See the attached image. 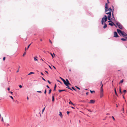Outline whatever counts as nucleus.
<instances>
[{
  "label": "nucleus",
  "instance_id": "4be33fe9",
  "mask_svg": "<svg viewBox=\"0 0 127 127\" xmlns=\"http://www.w3.org/2000/svg\"><path fill=\"white\" fill-rule=\"evenodd\" d=\"M67 87H66V88H68V89H70V90H72V89H71V88H70L69 87V86L68 85H67Z\"/></svg>",
  "mask_w": 127,
  "mask_h": 127
},
{
  "label": "nucleus",
  "instance_id": "a18cd8bd",
  "mask_svg": "<svg viewBox=\"0 0 127 127\" xmlns=\"http://www.w3.org/2000/svg\"><path fill=\"white\" fill-rule=\"evenodd\" d=\"M26 53L24 52L23 55V56H24L25 55H26Z\"/></svg>",
  "mask_w": 127,
  "mask_h": 127
},
{
  "label": "nucleus",
  "instance_id": "412c9836",
  "mask_svg": "<svg viewBox=\"0 0 127 127\" xmlns=\"http://www.w3.org/2000/svg\"><path fill=\"white\" fill-rule=\"evenodd\" d=\"M37 57L36 56L34 58V60L35 61H37V59L36 58H37Z\"/></svg>",
  "mask_w": 127,
  "mask_h": 127
},
{
  "label": "nucleus",
  "instance_id": "6ab92c4d",
  "mask_svg": "<svg viewBox=\"0 0 127 127\" xmlns=\"http://www.w3.org/2000/svg\"><path fill=\"white\" fill-rule=\"evenodd\" d=\"M112 9L113 10L112 12H114V7L113 5H112Z\"/></svg>",
  "mask_w": 127,
  "mask_h": 127
},
{
  "label": "nucleus",
  "instance_id": "13d9d810",
  "mask_svg": "<svg viewBox=\"0 0 127 127\" xmlns=\"http://www.w3.org/2000/svg\"><path fill=\"white\" fill-rule=\"evenodd\" d=\"M49 41L51 44L52 43V42L50 40H49Z\"/></svg>",
  "mask_w": 127,
  "mask_h": 127
},
{
  "label": "nucleus",
  "instance_id": "c756f323",
  "mask_svg": "<svg viewBox=\"0 0 127 127\" xmlns=\"http://www.w3.org/2000/svg\"><path fill=\"white\" fill-rule=\"evenodd\" d=\"M114 91H115V94L116 95H117V93L116 92V89L115 88V89Z\"/></svg>",
  "mask_w": 127,
  "mask_h": 127
},
{
  "label": "nucleus",
  "instance_id": "72a5a7b5",
  "mask_svg": "<svg viewBox=\"0 0 127 127\" xmlns=\"http://www.w3.org/2000/svg\"><path fill=\"white\" fill-rule=\"evenodd\" d=\"M51 89H50V90H49V94H50L51 92Z\"/></svg>",
  "mask_w": 127,
  "mask_h": 127
},
{
  "label": "nucleus",
  "instance_id": "aec40b11",
  "mask_svg": "<svg viewBox=\"0 0 127 127\" xmlns=\"http://www.w3.org/2000/svg\"><path fill=\"white\" fill-rule=\"evenodd\" d=\"M109 25H110L112 27L113 26V25H114L112 23H109Z\"/></svg>",
  "mask_w": 127,
  "mask_h": 127
},
{
  "label": "nucleus",
  "instance_id": "bf43d9fd",
  "mask_svg": "<svg viewBox=\"0 0 127 127\" xmlns=\"http://www.w3.org/2000/svg\"><path fill=\"white\" fill-rule=\"evenodd\" d=\"M46 87H47L49 89L50 88L49 87V86L48 85H47Z\"/></svg>",
  "mask_w": 127,
  "mask_h": 127
},
{
  "label": "nucleus",
  "instance_id": "9d476101",
  "mask_svg": "<svg viewBox=\"0 0 127 127\" xmlns=\"http://www.w3.org/2000/svg\"><path fill=\"white\" fill-rule=\"evenodd\" d=\"M103 84L101 85V86L100 88V92H103Z\"/></svg>",
  "mask_w": 127,
  "mask_h": 127
},
{
  "label": "nucleus",
  "instance_id": "5701e85b",
  "mask_svg": "<svg viewBox=\"0 0 127 127\" xmlns=\"http://www.w3.org/2000/svg\"><path fill=\"white\" fill-rule=\"evenodd\" d=\"M121 40H122V41H126V39L124 38H121Z\"/></svg>",
  "mask_w": 127,
  "mask_h": 127
},
{
  "label": "nucleus",
  "instance_id": "774afa93",
  "mask_svg": "<svg viewBox=\"0 0 127 127\" xmlns=\"http://www.w3.org/2000/svg\"><path fill=\"white\" fill-rule=\"evenodd\" d=\"M71 108H72V109H75V108L74 107H71Z\"/></svg>",
  "mask_w": 127,
  "mask_h": 127
},
{
  "label": "nucleus",
  "instance_id": "cd10ccee",
  "mask_svg": "<svg viewBox=\"0 0 127 127\" xmlns=\"http://www.w3.org/2000/svg\"><path fill=\"white\" fill-rule=\"evenodd\" d=\"M56 84H55V86L54 87V91H55L56 90Z\"/></svg>",
  "mask_w": 127,
  "mask_h": 127
},
{
  "label": "nucleus",
  "instance_id": "052dcab7",
  "mask_svg": "<svg viewBox=\"0 0 127 127\" xmlns=\"http://www.w3.org/2000/svg\"><path fill=\"white\" fill-rule=\"evenodd\" d=\"M126 39H127V37L126 36H125L124 37Z\"/></svg>",
  "mask_w": 127,
  "mask_h": 127
},
{
  "label": "nucleus",
  "instance_id": "ea45409f",
  "mask_svg": "<svg viewBox=\"0 0 127 127\" xmlns=\"http://www.w3.org/2000/svg\"><path fill=\"white\" fill-rule=\"evenodd\" d=\"M127 92V91L126 90H123V92L124 93H126Z\"/></svg>",
  "mask_w": 127,
  "mask_h": 127
},
{
  "label": "nucleus",
  "instance_id": "20e7f679",
  "mask_svg": "<svg viewBox=\"0 0 127 127\" xmlns=\"http://www.w3.org/2000/svg\"><path fill=\"white\" fill-rule=\"evenodd\" d=\"M105 10V12H107L108 11H110L111 12H112V11H113V10L112 8H111L110 7L109 8H108V9H106V10Z\"/></svg>",
  "mask_w": 127,
  "mask_h": 127
},
{
  "label": "nucleus",
  "instance_id": "f8f14e48",
  "mask_svg": "<svg viewBox=\"0 0 127 127\" xmlns=\"http://www.w3.org/2000/svg\"><path fill=\"white\" fill-rule=\"evenodd\" d=\"M108 22H111V23H112L116 27H117V26H116V25L114 24V23L112 22V21H111L110 20H109V21H108Z\"/></svg>",
  "mask_w": 127,
  "mask_h": 127
},
{
  "label": "nucleus",
  "instance_id": "473e14b6",
  "mask_svg": "<svg viewBox=\"0 0 127 127\" xmlns=\"http://www.w3.org/2000/svg\"><path fill=\"white\" fill-rule=\"evenodd\" d=\"M75 87H76V88H77L78 89V90H80V89L77 86H75Z\"/></svg>",
  "mask_w": 127,
  "mask_h": 127
},
{
  "label": "nucleus",
  "instance_id": "6e6d98bb",
  "mask_svg": "<svg viewBox=\"0 0 127 127\" xmlns=\"http://www.w3.org/2000/svg\"><path fill=\"white\" fill-rule=\"evenodd\" d=\"M41 75H44V74L42 72H41Z\"/></svg>",
  "mask_w": 127,
  "mask_h": 127
},
{
  "label": "nucleus",
  "instance_id": "a211bd4d",
  "mask_svg": "<svg viewBox=\"0 0 127 127\" xmlns=\"http://www.w3.org/2000/svg\"><path fill=\"white\" fill-rule=\"evenodd\" d=\"M114 12H112V17L113 18L114 20H115V18L114 16V14H113Z\"/></svg>",
  "mask_w": 127,
  "mask_h": 127
},
{
  "label": "nucleus",
  "instance_id": "c03bdc74",
  "mask_svg": "<svg viewBox=\"0 0 127 127\" xmlns=\"http://www.w3.org/2000/svg\"><path fill=\"white\" fill-rule=\"evenodd\" d=\"M47 82H48V83L49 84H50L51 83V82H50L49 80H48L47 81Z\"/></svg>",
  "mask_w": 127,
  "mask_h": 127
},
{
  "label": "nucleus",
  "instance_id": "603ef678",
  "mask_svg": "<svg viewBox=\"0 0 127 127\" xmlns=\"http://www.w3.org/2000/svg\"><path fill=\"white\" fill-rule=\"evenodd\" d=\"M5 57H4L3 58V60L4 61L5 60Z\"/></svg>",
  "mask_w": 127,
  "mask_h": 127
},
{
  "label": "nucleus",
  "instance_id": "1a4fd4ad",
  "mask_svg": "<svg viewBox=\"0 0 127 127\" xmlns=\"http://www.w3.org/2000/svg\"><path fill=\"white\" fill-rule=\"evenodd\" d=\"M124 33H125V32L124 31H121V32L120 33V34H119L120 35H121L123 36V34Z\"/></svg>",
  "mask_w": 127,
  "mask_h": 127
},
{
  "label": "nucleus",
  "instance_id": "8fccbe9b",
  "mask_svg": "<svg viewBox=\"0 0 127 127\" xmlns=\"http://www.w3.org/2000/svg\"><path fill=\"white\" fill-rule=\"evenodd\" d=\"M11 98L12 99H13V98L12 96H10Z\"/></svg>",
  "mask_w": 127,
  "mask_h": 127
},
{
  "label": "nucleus",
  "instance_id": "a878e982",
  "mask_svg": "<svg viewBox=\"0 0 127 127\" xmlns=\"http://www.w3.org/2000/svg\"><path fill=\"white\" fill-rule=\"evenodd\" d=\"M32 74H34V73L32 72H31L28 74V75H29Z\"/></svg>",
  "mask_w": 127,
  "mask_h": 127
},
{
  "label": "nucleus",
  "instance_id": "b1692460",
  "mask_svg": "<svg viewBox=\"0 0 127 127\" xmlns=\"http://www.w3.org/2000/svg\"><path fill=\"white\" fill-rule=\"evenodd\" d=\"M65 91V90H59V92H61L62 91Z\"/></svg>",
  "mask_w": 127,
  "mask_h": 127
},
{
  "label": "nucleus",
  "instance_id": "a19ab883",
  "mask_svg": "<svg viewBox=\"0 0 127 127\" xmlns=\"http://www.w3.org/2000/svg\"><path fill=\"white\" fill-rule=\"evenodd\" d=\"M57 81L58 82H60V83H61V84H62V82H61L60 81H59V80H57Z\"/></svg>",
  "mask_w": 127,
  "mask_h": 127
},
{
  "label": "nucleus",
  "instance_id": "4d7b16f0",
  "mask_svg": "<svg viewBox=\"0 0 127 127\" xmlns=\"http://www.w3.org/2000/svg\"><path fill=\"white\" fill-rule=\"evenodd\" d=\"M1 118H2L1 121H3V118L2 117H1Z\"/></svg>",
  "mask_w": 127,
  "mask_h": 127
},
{
  "label": "nucleus",
  "instance_id": "79ce46f5",
  "mask_svg": "<svg viewBox=\"0 0 127 127\" xmlns=\"http://www.w3.org/2000/svg\"><path fill=\"white\" fill-rule=\"evenodd\" d=\"M31 44H30L28 46V47H27V49H28V48H29L30 46V45H31Z\"/></svg>",
  "mask_w": 127,
  "mask_h": 127
},
{
  "label": "nucleus",
  "instance_id": "4468645a",
  "mask_svg": "<svg viewBox=\"0 0 127 127\" xmlns=\"http://www.w3.org/2000/svg\"><path fill=\"white\" fill-rule=\"evenodd\" d=\"M117 31L118 33L119 34L122 31H121L119 29H117Z\"/></svg>",
  "mask_w": 127,
  "mask_h": 127
},
{
  "label": "nucleus",
  "instance_id": "6e6552de",
  "mask_svg": "<svg viewBox=\"0 0 127 127\" xmlns=\"http://www.w3.org/2000/svg\"><path fill=\"white\" fill-rule=\"evenodd\" d=\"M95 102V101L94 100H91L90 101V102H89V103H94Z\"/></svg>",
  "mask_w": 127,
  "mask_h": 127
},
{
  "label": "nucleus",
  "instance_id": "ddd939ff",
  "mask_svg": "<svg viewBox=\"0 0 127 127\" xmlns=\"http://www.w3.org/2000/svg\"><path fill=\"white\" fill-rule=\"evenodd\" d=\"M104 25L103 27V28H104V29H105L107 27V24L105 23H104Z\"/></svg>",
  "mask_w": 127,
  "mask_h": 127
},
{
  "label": "nucleus",
  "instance_id": "c85d7f7f",
  "mask_svg": "<svg viewBox=\"0 0 127 127\" xmlns=\"http://www.w3.org/2000/svg\"><path fill=\"white\" fill-rule=\"evenodd\" d=\"M123 81H124V80H123V79L121 80L120 81V84H121V83H122L123 82Z\"/></svg>",
  "mask_w": 127,
  "mask_h": 127
},
{
  "label": "nucleus",
  "instance_id": "49530a36",
  "mask_svg": "<svg viewBox=\"0 0 127 127\" xmlns=\"http://www.w3.org/2000/svg\"><path fill=\"white\" fill-rule=\"evenodd\" d=\"M88 110L90 112H92V111L91 110H90V109H89Z\"/></svg>",
  "mask_w": 127,
  "mask_h": 127
},
{
  "label": "nucleus",
  "instance_id": "423d86ee",
  "mask_svg": "<svg viewBox=\"0 0 127 127\" xmlns=\"http://www.w3.org/2000/svg\"><path fill=\"white\" fill-rule=\"evenodd\" d=\"M66 82L65 81V82L64 83V84L66 86H67V85H68V84H69V82L67 79H66Z\"/></svg>",
  "mask_w": 127,
  "mask_h": 127
},
{
  "label": "nucleus",
  "instance_id": "864d4df0",
  "mask_svg": "<svg viewBox=\"0 0 127 127\" xmlns=\"http://www.w3.org/2000/svg\"><path fill=\"white\" fill-rule=\"evenodd\" d=\"M42 78L43 80L45 81H46L45 80L44 78H43V77H42Z\"/></svg>",
  "mask_w": 127,
  "mask_h": 127
},
{
  "label": "nucleus",
  "instance_id": "39448f33",
  "mask_svg": "<svg viewBox=\"0 0 127 127\" xmlns=\"http://www.w3.org/2000/svg\"><path fill=\"white\" fill-rule=\"evenodd\" d=\"M119 36L118 35L117 32H114V37H119Z\"/></svg>",
  "mask_w": 127,
  "mask_h": 127
},
{
  "label": "nucleus",
  "instance_id": "3c124183",
  "mask_svg": "<svg viewBox=\"0 0 127 127\" xmlns=\"http://www.w3.org/2000/svg\"><path fill=\"white\" fill-rule=\"evenodd\" d=\"M9 93H11V94H12V95L13 94V93L12 92L10 91Z\"/></svg>",
  "mask_w": 127,
  "mask_h": 127
},
{
  "label": "nucleus",
  "instance_id": "4c0bfd02",
  "mask_svg": "<svg viewBox=\"0 0 127 127\" xmlns=\"http://www.w3.org/2000/svg\"><path fill=\"white\" fill-rule=\"evenodd\" d=\"M19 86L20 88H21L22 87V86L21 85H19Z\"/></svg>",
  "mask_w": 127,
  "mask_h": 127
},
{
  "label": "nucleus",
  "instance_id": "f704fd0d",
  "mask_svg": "<svg viewBox=\"0 0 127 127\" xmlns=\"http://www.w3.org/2000/svg\"><path fill=\"white\" fill-rule=\"evenodd\" d=\"M120 92L121 93H122V92L121 91V89L120 88L119 89Z\"/></svg>",
  "mask_w": 127,
  "mask_h": 127
},
{
  "label": "nucleus",
  "instance_id": "f3484780",
  "mask_svg": "<svg viewBox=\"0 0 127 127\" xmlns=\"http://www.w3.org/2000/svg\"><path fill=\"white\" fill-rule=\"evenodd\" d=\"M59 115L60 116V117H62V116H63V115H62V113L61 112H59Z\"/></svg>",
  "mask_w": 127,
  "mask_h": 127
},
{
  "label": "nucleus",
  "instance_id": "bb28decb",
  "mask_svg": "<svg viewBox=\"0 0 127 127\" xmlns=\"http://www.w3.org/2000/svg\"><path fill=\"white\" fill-rule=\"evenodd\" d=\"M69 103L70 104H71L72 105H74V104L72 103V102L71 101H70L69 102Z\"/></svg>",
  "mask_w": 127,
  "mask_h": 127
},
{
  "label": "nucleus",
  "instance_id": "2f4dec72",
  "mask_svg": "<svg viewBox=\"0 0 127 127\" xmlns=\"http://www.w3.org/2000/svg\"><path fill=\"white\" fill-rule=\"evenodd\" d=\"M45 107L42 110V113H43V112H44V110H45Z\"/></svg>",
  "mask_w": 127,
  "mask_h": 127
},
{
  "label": "nucleus",
  "instance_id": "680f3d73",
  "mask_svg": "<svg viewBox=\"0 0 127 127\" xmlns=\"http://www.w3.org/2000/svg\"><path fill=\"white\" fill-rule=\"evenodd\" d=\"M88 93H89V92H87L86 93V94L87 95H88Z\"/></svg>",
  "mask_w": 127,
  "mask_h": 127
},
{
  "label": "nucleus",
  "instance_id": "e2e57ef3",
  "mask_svg": "<svg viewBox=\"0 0 127 127\" xmlns=\"http://www.w3.org/2000/svg\"><path fill=\"white\" fill-rule=\"evenodd\" d=\"M7 90L8 91H9L10 90V88H8L7 89Z\"/></svg>",
  "mask_w": 127,
  "mask_h": 127
},
{
  "label": "nucleus",
  "instance_id": "9b49d317",
  "mask_svg": "<svg viewBox=\"0 0 127 127\" xmlns=\"http://www.w3.org/2000/svg\"><path fill=\"white\" fill-rule=\"evenodd\" d=\"M103 95V92H100V97L101 98Z\"/></svg>",
  "mask_w": 127,
  "mask_h": 127
},
{
  "label": "nucleus",
  "instance_id": "de8ad7c7",
  "mask_svg": "<svg viewBox=\"0 0 127 127\" xmlns=\"http://www.w3.org/2000/svg\"><path fill=\"white\" fill-rule=\"evenodd\" d=\"M112 117L113 119V120H115V118H114V117L113 116H112Z\"/></svg>",
  "mask_w": 127,
  "mask_h": 127
},
{
  "label": "nucleus",
  "instance_id": "e433bc0d",
  "mask_svg": "<svg viewBox=\"0 0 127 127\" xmlns=\"http://www.w3.org/2000/svg\"><path fill=\"white\" fill-rule=\"evenodd\" d=\"M50 54H51V55L52 56V58H53L54 57V56H53V54H52L51 53H50Z\"/></svg>",
  "mask_w": 127,
  "mask_h": 127
},
{
  "label": "nucleus",
  "instance_id": "09e8293b",
  "mask_svg": "<svg viewBox=\"0 0 127 127\" xmlns=\"http://www.w3.org/2000/svg\"><path fill=\"white\" fill-rule=\"evenodd\" d=\"M46 90H45V91H44V93L45 94H46Z\"/></svg>",
  "mask_w": 127,
  "mask_h": 127
},
{
  "label": "nucleus",
  "instance_id": "7ed1b4c3",
  "mask_svg": "<svg viewBox=\"0 0 127 127\" xmlns=\"http://www.w3.org/2000/svg\"><path fill=\"white\" fill-rule=\"evenodd\" d=\"M105 13L106 14L108 15V16L107 17V18H108V19L109 20H110V18L111 16V12L109 11L108 12H105Z\"/></svg>",
  "mask_w": 127,
  "mask_h": 127
},
{
  "label": "nucleus",
  "instance_id": "c9c22d12",
  "mask_svg": "<svg viewBox=\"0 0 127 127\" xmlns=\"http://www.w3.org/2000/svg\"><path fill=\"white\" fill-rule=\"evenodd\" d=\"M37 92V93H42L41 91H38Z\"/></svg>",
  "mask_w": 127,
  "mask_h": 127
},
{
  "label": "nucleus",
  "instance_id": "338daca9",
  "mask_svg": "<svg viewBox=\"0 0 127 127\" xmlns=\"http://www.w3.org/2000/svg\"><path fill=\"white\" fill-rule=\"evenodd\" d=\"M49 67L51 69H52L51 67V66H49Z\"/></svg>",
  "mask_w": 127,
  "mask_h": 127
},
{
  "label": "nucleus",
  "instance_id": "393cba45",
  "mask_svg": "<svg viewBox=\"0 0 127 127\" xmlns=\"http://www.w3.org/2000/svg\"><path fill=\"white\" fill-rule=\"evenodd\" d=\"M54 101V96H52V101Z\"/></svg>",
  "mask_w": 127,
  "mask_h": 127
},
{
  "label": "nucleus",
  "instance_id": "5fc2aeb1",
  "mask_svg": "<svg viewBox=\"0 0 127 127\" xmlns=\"http://www.w3.org/2000/svg\"><path fill=\"white\" fill-rule=\"evenodd\" d=\"M69 113V112L68 111H67V114L68 115Z\"/></svg>",
  "mask_w": 127,
  "mask_h": 127
},
{
  "label": "nucleus",
  "instance_id": "dca6fc26",
  "mask_svg": "<svg viewBox=\"0 0 127 127\" xmlns=\"http://www.w3.org/2000/svg\"><path fill=\"white\" fill-rule=\"evenodd\" d=\"M60 78L63 81L64 83V82H65V81L64 79H63V78H62L61 77H60Z\"/></svg>",
  "mask_w": 127,
  "mask_h": 127
},
{
  "label": "nucleus",
  "instance_id": "7c9ffc66",
  "mask_svg": "<svg viewBox=\"0 0 127 127\" xmlns=\"http://www.w3.org/2000/svg\"><path fill=\"white\" fill-rule=\"evenodd\" d=\"M90 91L91 93H93V92H95V91H91L90 90Z\"/></svg>",
  "mask_w": 127,
  "mask_h": 127
},
{
  "label": "nucleus",
  "instance_id": "58836bf2",
  "mask_svg": "<svg viewBox=\"0 0 127 127\" xmlns=\"http://www.w3.org/2000/svg\"><path fill=\"white\" fill-rule=\"evenodd\" d=\"M107 3H108V4L109 3H110V2L109 1V0H107Z\"/></svg>",
  "mask_w": 127,
  "mask_h": 127
},
{
  "label": "nucleus",
  "instance_id": "0eeeda50",
  "mask_svg": "<svg viewBox=\"0 0 127 127\" xmlns=\"http://www.w3.org/2000/svg\"><path fill=\"white\" fill-rule=\"evenodd\" d=\"M108 8V3H106L105 7V10H106V9H107Z\"/></svg>",
  "mask_w": 127,
  "mask_h": 127
},
{
  "label": "nucleus",
  "instance_id": "0e129e2a",
  "mask_svg": "<svg viewBox=\"0 0 127 127\" xmlns=\"http://www.w3.org/2000/svg\"><path fill=\"white\" fill-rule=\"evenodd\" d=\"M45 72L47 73V74H48V71H45Z\"/></svg>",
  "mask_w": 127,
  "mask_h": 127
},
{
  "label": "nucleus",
  "instance_id": "f03ea898",
  "mask_svg": "<svg viewBox=\"0 0 127 127\" xmlns=\"http://www.w3.org/2000/svg\"><path fill=\"white\" fill-rule=\"evenodd\" d=\"M116 24L117 25L119 28L120 29H122L123 28V27L121 25V24L118 22H116Z\"/></svg>",
  "mask_w": 127,
  "mask_h": 127
},
{
  "label": "nucleus",
  "instance_id": "2eb2a0df",
  "mask_svg": "<svg viewBox=\"0 0 127 127\" xmlns=\"http://www.w3.org/2000/svg\"><path fill=\"white\" fill-rule=\"evenodd\" d=\"M127 36V34L125 33H124L123 36L125 37V36Z\"/></svg>",
  "mask_w": 127,
  "mask_h": 127
},
{
  "label": "nucleus",
  "instance_id": "f257e3e1",
  "mask_svg": "<svg viewBox=\"0 0 127 127\" xmlns=\"http://www.w3.org/2000/svg\"><path fill=\"white\" fill-rule=\"evenodd\" d=\"M107 20V18L106 15H104L103 18H102L101 20V24H103V23L104 22H106Z\"/></svg>",
  "mask_w": 127,
  "mask_h": 127
},
{
  "label": "nucleus",
  "instance_id": "37998d69",
  "mask_svg": "<svg viewBox=\"0 0 127 127\" xmlns=\"http://www.w3.org/2000/svg\"><path fill=\"white\" fill-rule=\"evenodd\" d=\"M72 89H73L74 90L76 91V90L73 87H72Z\"/></svg>",
  "mask_w": 127,
  "mask_h": 127
},
{
  "label": "nucleus",
  "instance_id": "69168bd1",
  "mask_svg": "<svg viewBox=\"0 0 127 127\" xmlns=\"http://www.w3.org/2000/svg\"><path fill=\"white\" fill-rule=\"evenodd\" d=\"M53 67L55 69H56V67L54 66H53Z\"/></svg>",
  "mask_w": 127,
  "mask_h": 127
}]
</instances>
